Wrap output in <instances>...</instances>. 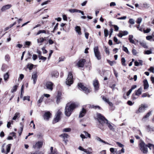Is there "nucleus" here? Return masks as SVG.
<instances>
[{
	"label": "nucleus",
	"instance_id": "nucleus-1",
	"mask_svg": "<svg viewBox=\"0 0 154 154\" xmlns=\"http://www.w3.org/2000/svg\"><path fill=\"white\" fill-rule=\"evenodd\" d=\"M97 119L100 124L103 125L104 124L106 123L109 129L112 131H114V129L113 126L110 123L108 122L107 120L101 114L98 113L97 114Z\"/></svg>",
	"mask_w": 154,
	"mask_h": 154
},
{
	"label": "nucleus",
	"instance_id": "nucleus-2",
	"mask_svg": "<svg viewBox=\"0 0 154 154\" xmlns=\"http://www.w3.org/2000/svg\"><path fill=\"white\" fill-rule=\"evenodd\" d=\"M77 106V105L75 103L67 104L65 109V114L68 117L69 116L71 115L73 110Z\"/></svg>",
	"mask_w": 154,
	"mask_h": 154
},
{
	"label": "nucleus",
	"instance_id": "nucleus-3",
	"mask_svg": "<svg viewBox=\"0 0 154 154\" xmlns=\"http://www.w3.org/2000/svg\"><path fill=\"white\" fill-rule=\"evenodd\" d=\"M140 150L144 154H146L148 152V145H146L143 141H141L139 144Z\"/></svg>",
	"mask_w": 154,
	"mask_h": 154
},
{
	"label": "nucleus",
	"instance_id": "nucleus-4",
	"mask_svg": "<svg viewBox=\"0 0 154 154\" xmlns=\"http://www.w3.org/2000/svg\"><path fill=\"white\" fill-rule=\"evenodd\" d=\"M73 76L72 73L69 72V73L68 77L66 80V84L67 85L70 86L73 83L72 80Z\"/></svg>",
	"mask_w": 154,
	"mask_h": 154
},
{
	"label": "nucleus",
	"instance_id": "nucleus-5",
	"mask_svg": "<svg viewBox=\"0 0 154 154\" xmlns=\"http://www.w3.org/2000/svg\"><path fill=\"white\" fill-rule=\"evenodd\" d=\"M94 51L95 57L97 60H100L101 59V56L100 53L98 50L97 46H95L94 48Z\"/></svg>",
	"mask_w": 154,
	"mask_h": 154
},
{
	"label": "nucleus",
	"instance_id": "nucleus-6",
	"mask_svg": "<svg viewBox=\"0 0 154 154\" xmlns=\"http://www.w3.org/2000/svg\"><path fill=\"white\" fill-rule=\"evenodd\" d=\"M62 114V112L60 110H58L57 113L53 121V123H56L58 122L60 119V116Z\"/></svg>",
	"mask_w": 154,
	"mask_h": 154
},
{
	"label": "nucleus",
	"instance_id": "nucleus-7",
	"mask_svg": "<svg viewBox=\"0 0 154 154\" xmlns=\"http://www.w3.org/2000/svg\"><path fill=\"white\" fill-rule=\"evenodd\" d=\"M78 85L79 88H80L82 90L84 91L85 93L88 94L90 92V90L88 88L84 86L82 83H78Z\"/></svg>",
	"mask_w": 154,
	"mask_h": 154
},
{
	"label": "nucleus",
	"instance_id": "nucleus-8",
	"mask_svg": "<svg viewBox=\"0 0 154 154\" xmlns=\"http://www.w3.org/2000/svg\"><path fill=\"white\" fill-rule=\"evenodd\" d=\"M54 85L53 83L51 82H48L46 84V87L47 89L51 91L53 90V86Z\"/></svg>",
	"mask_w": 154,
	"mask_h": 154
},
{
	"label": "nucleus",
	"instance_id": "nucleus-9",
	"mask_svg": "<svg viewBox=\"0 0 154 154\" xmlns=\"http://www.w3.org/2000/svg\"><path fill=\"white\" fill-rule=\"evenodd\" d=\"M147 107L146 105H141L139 107L138 110L136 111L137 113L143 112L145 110V108Z\"/></svg>",
	"mask_w": 154,
	"mask_h": 154
},
{
	"label": "nucleus",
	"instance_id": "nucleus-10",
	"mask_svg": "<svg viewBox=\"0 0 154 154\" xmlns=\"http://www.w3.org/2000/svg\"><path fill=\"white\" fill-rule=\"evenodd\" d=\"M93 85L95 91H97L99 89V82L97 80L95 79L93 81Z\"/></svg>",
	"mask_w": 154,
	"mask_h": 154
},
{
	"label": "nucleus",
	"instance_id": "nucleus-11",
	"mask_svg": "<svg viewBox=\"0 0 154 154\" xmlns=\"http://www.w3.org/2000/svg\"><path fill=\"white\" fill-rule=\"evenodd\" d=\"M43 145V142L41 141L37 142L35 145H33V147L35 148H40L42 147Z\"/></svg>",
	"mask_w": 154,
	"mask_h": 154
},
{
	"label": "nucleus",
	"instance_id": "nucleus-12",
	"mask_svg": "<svg viewBox=\"0 0 154 154\" xmlns=\"http://www.w3.org/2000/svg\"><path fill=\"white\" fill-rule=\"evenodd\" d=\"M69 11L71 13H74L75 12L81 13L82 15H84V14L83 11L81 10L75 9H69Z\"/></svg>",
	"mask_w": 154,
	"mask_h": 154
},
{
	"label": "nucleus",
	"instance_id": "nucleus-13",
	"mask_svg": "<svg viewBox=\"0 0 154 154\" xmlns=\"http://www.w3.org/2000/svg\"><path fill=\"white\" fill-rule=\"evenodd\" d=\"M51 115V113L49 112H46L43 115V118L45 120L48 121Z\"/></svg>",
	"mask_w": 154,
	"mask_h": 154
},
{
	"label": "nucleus",
	"instance_id": "nucleus-14",
	"mask_svg": "<svg viewBox=\"0 0 154 154\" xmlns=\"http://www.w3.org/2000/svg\"><path fill=\"white\" fill-rule=\"evenodd\" d=\"M85 62V60L84 59L80 60L78 62L77 65L79 67H83Z\"/></svg>",
	"mask_w": 154,
	"mask_h": 154
},
{
	"label": "nucleus",
	"instance_id": "nucleus-15",
	"mask_svg": "<svg viewBox=\"0 0 154 154\" xmlns=\"http://www.w3.org/2000/svg\"><path fill=\"white\" fill-rule=\"evenodd\" d=\"M37 77L38 76L37 72H33L32 75V79L33 80V84H35L36 83Z\"/></svg>",
	"mask_w": 154,
	"mask_h": 154
},
{
	"label": "nucleus",
	"instance_id": "nucleus-16",
	"mask_svg": "<svg viewBox=\"0 0 154 154\" xmlns=\"http://www.w3.org/2000/svg\"><path fill=\"white\" fill-rule=\"evenodd\" d=\"M12 6L11 5L8 4L3 6L1 9V11L2 12L5 11L6 10L9 9Z\"/></svg>",
	"mask_w": 154,
	"mask_h": 154
},
{
	"label": "nucleus",
	"instance_id": "nucleus-17",
	"mask_svg": "<svg viewBox=\"0 0 154 154\" xmlns=\"http://www.w3.org/2000/svg\"><path fill=\"white\" fill-rule=\"evenodd\" d=\"M95 140H97V141H99L101 142H102V143H104L107 144L108 145H110L108 143L104 141V140H102L101 139V138L100 137H98V136H96L95 137Z\"/></svg>",
	"mask_w": 154,
	"mask_h": 154
},
{
	"label": "nucleus",
	"instance_id": "nucleus-18",
	"mask_svg": "<svg viewBox=\"0 0 154 154\" xmlns=\"http://www.w3.org/2000/svg\"><path fill=\"white\" fill-rule=\"evenodd\" d=\"M86 113V110L84 108H82V110L81 111L79 115V118H82L85 115Z\"/></svg>",
	"mask_w": 154,
	"mask_h": 154
},
{
	"label": "nucleus",
	"instance_id": "nucleus-19",
	"mask_svg": "<svg viewBox=\"0 0 154 154\" xmlns=\"http://www.w3.org/2000/svg\"><path fill=\"white\" fill-rule=\"evenodd\" d=\"M46 40L45 38H43L42 37H41L37 39V41L38 43L39 44V45H42V43Z\"/></svg>",
	"mask_w": 154,
	"mask_h": 154
},
{
	"label": "nucleus",
	"instance_id": "nucleus-20",
	"mask_svg": "<svg viewBox=\"0 0 154 154\" xmlns=\"http://www.w3.org/2000/svg\"><path fill=\"white\" fill-rule=\"evenodd\" d=\"M103 100L105 102L107 103L110 106H112L113 104L111 102L109 101V100L108 99L106 98V97H103Z\"/></svg>",
	"mask_w": 154,
	"mask_h": 154
},
{
	"label": "nucleus",
	"instance_id": "nucleus-21",
	"mask_svg": "<svg viewBox=\"0 0 154 154\" xmlns=\"http://www.w3.org/2000/svg\"><path fill=\"white\" fill-rule=\"evenodd\" d=\"M61 93L60 92H58L57 96V102L58 103L61 99Z\"/></svg>",
	"mask_w": 154,
	"mask_h": 154
},
{
	"label": "nucleus",
	"instance_id": "nucleus-22",
	"mask_svg": "<svg viewBox=\"0 0 154 154\" xmlns=\"http://www.w3.org/2000/svg\"><path fill=\"white\" fill-rule=\"evenodd\" d=\"M75 30L76 32L78 33L79 35H81L82 33L81 32V29L80 26H76L75 28Z\"/></svg>",
	"mask_w": 154,
	"mask_h": 154
},
{
	"label": "nucleus",
	"instance_id": "nucleus-23",
	"mask_svg": "<svg viewBox=\"0 0 154 154\" xmlns=\"http://www.w3.org/2000/svg\"><path fill=\"white\" fill-rule=\"evenodd\" d=\"M133 36L132 35H130L129 36L128 40L131 43L135 44V42L134 40L133 39Z\"/></svg>",
	"mask_w": 154,
	"mask_h": 154
},
{
	"label": "nucleus",
	"instance_id": "nucleus-24",
	"mask_svg": "<svg viewBox=\"0 0 154 154\" xmlns=\"http://www.w3.org/2000/svg\"><path fill=\"white\" fill-rule=\"evenodd\" d=\"M44 98V96H42L37 101V105L38 106H40Z\"/></svg>",
	"mask_w": 154,
	"mask_h": 154
},
{
	"label": "nucleus",
	"instance_id": "nucleus-25",
	"mask_svg": "<svg viewBox=\"0 0 154 154\" xmlns=\"http://www.w3.org/2000/svg\"><path fill=\"white\" fill-rule=\"evenodd\" d=\"M139 43L140 45L144 48H147L148 47L144 41H142L139 42Z\"/></svg>",
	"mask_w": 154,
	"mask_h": 154
},
{
	"label": "nucleus",
	"instance_id": "nucleus-26",
	"mask_svg": "<svg viewBox=\"0 0 154 154\" xmlns=\"http://www.w3.org/2000/svg\"><path fill=\"white\" fill-rule=\"evenodd\" d=\"M144 84V89L148 88L149 87V84L146 80H145L143 82Z\"/></svg>",
	"mask_w": 154,
	"mask_h": 154
},
{
	"label": "nucleus",
	"instance_id": "nucleus-27",
	"mask_svg": "<svg viewBox=\"0 0 154 154\" xmlns=\"http://www.w3.org/2000/svg\"><path fill=\"white\" fill-rule=\"evenodd\" d=\"M142 88H140L138 90L135 91V95H139L141 94Z\"/></svg>",
	"mask_w": 154,
	"mask_h": 154
},
{
	"label": "nucleus",
	"instance_id": "nucleus-28",
	"mask_svg": "<svg viewBox=\"0 0 154 154\" xmlns=\"http://www.w3.org/2000/svg\"><path fill=\"white\" fill-rule=\"evenodd\" d=\"M9 78V75L8 72H7L4 75V80L6 82L8 81V79Z\"/></svg>",
	"mask_w": 154,
	"mask_h": 154
},
{
	"label": "nucleus",
	"instance_id": "nucleus-29",
	"mask_svg": "<svg viewBox=\"0 0 154 154\" xmlns=\"http://www.w3.org/2000/svg\"><path fill=\"white\" fill-rule=\"evenodd\" d=\"M59 75V73L57 72H54L51 73V75L52 77H57Z\"/></svg>",
	"mask_w": 154,
	"mask_h": 154
},
{
	"label": "nucleus",
	"instance_id": "nucleus-30",
	"mask_svg": "<svg viewBox=\"0 0 154 154\" xmlns=\"http://www.w3.org/2000/svg\"><path fill=\"white\" fill-rule=\"evenodd\" d=\"M20 116V113L19 112H16L15 113L14 116L12 118V120H16L17 118Z\"/></svg>",
	"mask_w": 154,
	"mask_h": 154
},
{
	"label": "nucleus",
	"instance_id": "nucleus-31",
	"mask_svg": "<svg viewBox=\"0 0 154 154\" xmlns=\"http://www.w3.org/2000/svg\"><path fill=\"white\" fill-rule=\"evenodd\" d=\"M41 33H45V34H47L46 31V30H39L38 32L37 33L36 35H39Z\"/></svg>",
	"mask_w": 154,
	"mask_h": 154
},
{
	"label": "nucleus",
	"instance_id": "nucleus-32",
	"mask_svg": "<svg viewBox=\"0 0 154 154\" xmlns=\"http://www.w3.org/2000/svg\"><path fill=\"white\" fill-rule=\"evenodd\" d=\"M107 61L111 66H112L116 63V62L115 61H110L107 60Z\"/></svg>",
	"mask_w": 154,
	"mask_h": 154
},
{
	"label": "nucleus",
	"instance_id": "nucleus-33",
	"mask_svg": "<svg viewBox=\"0 0 154 154\" xmlns=\"http://www.w3.org/2000/svg\"><path fill=\"white\" fill-rule=\"evenodd\" d=\"M60 136L62 137L64 139H65V138H67L68 137V135L67 134L64 133L60 135Z\"/></svg>",
	"mask_w": 154,
	"mask_h": 154
},
{
	"label": "nucleus",
	"instance_id": "nucleus-34",
	"mask_svg": "<svg viewBox=\"0 0 154 154\" xmlns=\"http://www.w3.org/2000/svg\"><path fill=\"white\" fill-rule=\"evenodd\" d=\"M92 150V149L91 147L87 149H85V150L84 151V152H86V154H91V152L89 151Z\"/></svg>",
	"mask_w": 154,
	"mask_h": 154
},
{
	"label": "nucleus",
	"instance_id": "nucleus-35",
	"mask_svg": "<svg viewBox=\"0 0 154 154\" xmlns=\"http://www.w3.org/2000/svg\"><path fill=\"white\" fill-rule=\"evenodd\" d=\"M122 50L128 54H129L130 52L128 51L127 48L123 46H122Z\"/></svg>",
	"mask_w": 154,
	"mask_h": 154
},
{
	"label": "nucleus",
	"instance_id": "nucleus-36",
	"mask_svg": "<svg viewBox=\"0 0 154 154\" xmlns=\"http://www.w3.org/2000/svg\"><path fill=\"white\" fill-rule=\"evenodd\" d=\"M151 112H148L146 115L144 116L143 118V119H146L148 118L149 116L151 115Z\"/></svg>",
	"mask_w": 154,
	"mask_h": 154
},
{
	"label": "nucleus",
	"instance_id": "nucleus-37",
	"mask_svg": "<svg viewBox=\"0 0 154 154\" xmlns=\"http://www.w3.org/2000/svg\"><path fill=\"white\" fill-rule=\"evenodd\" d=\"M104 36L105 37H106L109 35V32L108 30L106 29H104Z\"/></svg>",
	"mask_w": 154,
	"mask_h": 154
},
{
	"label": "nucleus",
	"instance_id": "nucleus-38",
	"mask_svg": "<svg viewBox=\"0 0 154 154\" xmlns=\"http://www.w3.org/2000/svg\"><path fill=\"white\" fill-rule=\"evenodd\" d=\"M142 19L141 17H139L137 19L136 21V23L137 24H140L142 22Z\"/></svg>",
	"mask_w": 154,
	"mask_h": 154
},
{
	"label": "nucleus",
	"instance_id": "nucleus-39",
	"mask_svg": "<svg viewBox=\"0 0 154 154\" xmlns=\"http://www.w3.org/2000/svg\"><path fill=\"white\" fill-rule=\"evenodd\" d=\"M11 145V144H9L7 146V151H6V154H7L9 152V151L10 150Z\"/></svg>",
	"mask_w": 154,
	"mask_h": 154
},
{
	"label": "nucleus",
	"instance_id": "nucleus-40",
	"mask_svg": "<svg viewBox=\"0 0 154 154\" xmlns=\"http://www.w3.org/2000/svg\"><path fill=\"white\" fill-rule=\"evenodd\" d=\"M150 95H149L148 93H144L142 94V97H150Z\"/></svg>",
	"mask_w": 154,
	"mask_h": 154
},
{
	"label": "nucleus",
	"instance_id": "nucleus-41",
	"mask_svg": "<svg viewBox=\"0 0 154 154\" xmlns=\"http://www.w3.org/2000/svg\"><path fill=\"white\" fill-rule=\"evenodd\" d=\"M83 133L84 134L85 136H86V137H89V138H91V134H90L88 133L87 132L85 131H83Z\"/></svg>",
	"mask_w": 154,
	"mask_h": 154
},
{
	"label": "nucleus",
	"instance_id": "nucleus-42",
	"mask_svg": "<svg viewBox=\"0 0 154 154\" xmlns=\"http://www.w3.org/2000/svg\"><path fill=\"white\" fill-rule=\"evenodd\" d=\"M149 5L146 3L143 4V7L145 8H149Z\"/></svg>",
	"mask_w": 154,
	"mask_h": 154
},
{
	"label": "nucleus",
	"instance_id": "nucleus-43",
	"mask_svg": "<svg viewBox=\"0 0 154 154\" xmlns=\"http://www.w3.org/2000/svg\"><path fill=\"white\" fill-rule=\"evenodd\" d=\"M125 62V58L124 57H122L121 59V62L122 65L123 66H126Z\"/></svg>",
	"mask_w": 154,
	"mask_h": 154
},
{
	"label": "nucleus",
	"instance_id": "nucleus-44",
	"mask_svg": "<svg viewBox=\"0 0 154 154\" xmlns=\"http://www.w3.org/2000/svg\"><path fill=\"white\" fill-rule=\"evenodd\" d=\"M33 66V65L32 64H28L27 65V68H28L29 70H31L32 69Z\"/></svg>",
	"mask_w": 154,
	"mask_h": 154
},
{
	"label": "nucleus",
	"instance_id": "nucleus-45",
	"mask_svg": "<svg viewBox=\"0 0 154 154\" xmlns=\"http://www.w3.org/2000/svg\"><path fill=\"white\" fill-rule=\"evenodd\" d=\"M38 57L40 60H43V61H45L47 59V58L45 57H43L42 56H38Z\"/></svg>",
	"mask_w": 154,
	"mask_h": 154
},
{
	"label": "nucleus",
	"instance_id": "nucleus-46",
	"mask_svg": "<svg viewBox=\"0 0 154 154\" xmlns=\"http://www.w3.org/2000/svg\"><path fill=\"white\" fill-rule=\"evenodd\" d=\"M17 87H18V86L17 85H15L13 87V89L11 90V92L13 93L14 92L16 91Z\"/></svg>",
	"mask_w": 154,
	"mask_h": 154
},
{
	"label": "nucleus",
	"instance_id": "nucleus-47",
	"mask_svg": "<svg viewBox=\"0 0 154 154\" xmlns=\"http://www.w3.org/2000/svg\"><path fill=\"white\" fill-rule=\"evenodd\" d=\"M128 22L131 24H134L135 23L134 20L132 18L130 19Z\"/></svg>",
	"mask_w": 154,
	"mask_h": 154
},
{
	"label": "nucleus",
	"instance_id": "nucleus-48",
	"mask_svg": "<svg viewBox=\"0 0 154 154\" xmlns=\"http://www.w3.org/2000/svg\"><path fill=\"white\" fill-rule=\"evenodd\" d=\"M71 130V129L69 128H64L63 130V131L66 132H69Z\"/></svg>",
	"mask_w": 154,
	"mask_h": 154
},
{
	"label": "nucleus",
	"instance_id": "nucleus-49",
	"mask_svg": "<svg viewBox=\"0 0 154 154\" xmlns=\"http://www.w3.org/2000/svg\"><path fill=\"white\" fill-rule=\"evenodd\" d=\"M151 31V29L150 28H147L146 30H143L144 33H148Z\"/></svg>",
	"mask_w": 154,
	"mask_h": 154
},
{
	"label": "nucleus",
	"instance_id": "nucleus-50",
	"mask_svg": "<svg viewBox=\"0 0 154 154\" xmlns=\"http://www.w3.org/2000/svg\"><path fill=\"white\" fill-rule=\"evenodd\" d=\"M5 59L6 61H9L10 59V57L9 55L7 54L5 55Z\"/></svg>",
	"mask_w": 154,
	"mask_h": 154
},
{
	"label": "nucleus",
	"instance_id": "nucleus-51",
	"mask_svg": "<svg viewBox=\"0 0 154 154\" xmlns=\"http://www.w3.org/2000/svg\"><path fill=\"white\" fill-rule=\"evenodd\" d=\"M144 54H149L152 53V51L151 50H147L144 52Z\"/></svg>",
	"mask_w": 154,
	"mask_h": 154
},
{
	"label": "nucleus",
	"instance_id": "nucleus-52",
	"mask_svg": "<svg viewBox=\"0 0 154 154\" xmlns=\"http://www.w3.org/2000/svg\"><path fill=\"white\" fill-rule=\"evenodd\" d=\"M23 100H27L29 101L30 100V97L29 96H25L23 97Z\"/></svg>",
	"mask_w": 154,
	"mask_h": 154
},
{
	"label": "nucleus",
	"instance_id": "nucleus-53",
	"mask_svg": "<svg viewBox=\"0 0 154 154\" xmlns=\"http://www.w3.org/2000/svg\"><path fill=\"white\" fill-rule=\"evenodd\" d=\"M105 51L106 54H107L108 55L109 54V49L106 47H105Z\"/></svg>",
	"mask_w": 154,
	"mask_h": 154
},
{
	"label": "nucleus",
	"instance_id": "nucleus-54",
	"mask_svg": "<svg viewBox=\"0 0 154 154\" xmlns=\"http://www.w3.org/2000/svg\"><path fill=\"white\" fill-rule=\"evenodd\" d=\"M113 40H114V42H116L117 43V44H119L120 43L119 41H118V39L116 37H114Z\"/></svg>",
	"mask_w": 154,
	"mask_h": 154
},
{
	"label": "nucleus",
	"instance_id": "nucleus-55",
	"mask_svg": "<svg viewBox=\"0 0 154 154\" xmlns=\"http://www.w3.org/2000/svg\"><path fill=\"white\" fill-rule=\"evenodd\" d=\"M32 126H33V128L34 129H35V125L34 123V122H33V121H32L30 122V126L31 127H32Z\"/></svg>",
	"mask_w": 154,
	"mask_h": 154
},
{
	"label": "nucleus",
	"instance_id": "nucleus-56",
	"mask_svg": "<svg viewBox=\"0 0 154 154\" xmlns=\"http://www.w3.org/2000/svg\"><path fill=\"white\" fill-rule=\"evenodd\" d=\"M80 137L82 139V140H83V139L86 138L87 137H86L84 134H81L80 135Z\"/></svg>",
	"mask_w": 154,
	"mask_h": 154
},
{
	"label": "nucleus",
	"instance_id": "nucleus-57",
	"mask_svg": "<svg viewBox=\"0 0 154 154\" xmlns=\"http://www.w3.org/2000/svg\"><path fill=\"white\" fill-rule=\"evenodd\" d=\"M110 152L113 154H115V149L113 148H110L109 149Z\"/></svg>",
	"mask_w": 154,
	"mask_h": 154
},
{
	"label": "nucleus",
	"instance_id": "nucleus-58",
	"mask_svg": "<svg viewBox=\"0 0 154 154\" xmlns=\"http://www.w3.org/2000/svg\"><path fill=\"white\" fill-rule=\"evenodd\" d=\"M116 144L118 145V146L120 147H122V148H123V147H124V145L122 144H121V143L119 142H117L116 143Z\"/></svg>",
	"mask_w": 154,
	"mask_h": 154
},
{
	"label": "nucleus",
	"instance_id": "nucleus-59",
	"mask_svg": "<svg viewBox=\"0 0 154 154\" xmlns=\"http://www.w3.org/2000/svg\"><path fill=\"white\" fill-rule=\"evenodd\" d=\"M45 47H43L42 48V50L43 54H46L47 53L48 51L47 50L45 49Z\"/></svg>",
	"mask_w": 154,
	"mask_h": 154
},
{
	"label": "nucleus",
	"instance_id": "nucleus-60",
	"mask_svg": "<svg viewBox=\"0 0 154 154\" xmlns=\"http://www.w3.org/2000/svg\"><path fill=\"white\" fill-rule=\"evenodd\" d=\"M43 136V135L42 133H39L37 134V137L38 138H40L42 137Z\"/></svg>",
	"mask_w": 154,
	"mask_h": 154
},
{
	"label": "nucleus",
	"instance_id": "nucleus-61",
	"mask_svg": "<svg viewBox=\"0 0 154 154\" xmlns=\"http://www.w3.org/2000/svg\"><path fill=\"white\" fill-rule=\"evenodd\" d=\"M146 38L147 40H150L152 38V36L151 35H149L146 36Z\"/></svg>",
	"mask_w": 154,
	"mask_h": 154
},
{
	"label": "nucleus",
	"instance_id": "nucleus-62",
	"mask_svg": "<svg viewBox=\"0 0 154 154\" xmlns=\"http://www.w3.org/2000/svg\"><path fill=\"white\" fill-rule=\"evenodd\" d=\"M112 26H114V28L115 31H118V30H119V28L117 26H116V25H113Z\"/></svg>",
	"mask_w": 154,
	"mask_h": 154
},
{
	"label": "nucleus",
	"instance_id": "nucleus-63",
	"mask_svg": "<svg viewBox=\"0 0 154 154\" xmlns=\"http://www.w3.org/2000/svg\"><path fill=\"white\" fill-rule=\"evenodd\" d=\"M37 58V56L36 54H34L33 55L32 59L34 60H35Z\"/></svg>",
	"mask_w": 154,
	"mask_h": 154
},
{
	"label": "nucleus",
	"instance_id": "nucleus-64",
	"mask_svg": "<svg viewBox=\"0 0 154 154\" xmlns=\"http://www.w3.org/2000/svg\"><path fill=\"white\" fill-rule=\"evenodd\" d=\"M48 154H57V152L56 149L54 150V152H50Z\"/></svg>",
	"mask_w": 154,
	"mask_h": 154
}]
</instances>
